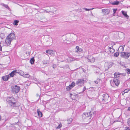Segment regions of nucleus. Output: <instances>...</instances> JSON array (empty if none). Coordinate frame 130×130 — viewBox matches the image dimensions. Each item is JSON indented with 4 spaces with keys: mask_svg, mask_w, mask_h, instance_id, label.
I'll return each instance as SVG.
<instances>
[{
    "mask_svg": "<svg viewBox=\"0 0 130 130\" xmlns=\"http://www.w3.org/2000/svg\"><path fill=\"white\" fill-rule=\"evenodd\" d=\"M113 65V63L110 62L108 63H106L105 64V66H107L108 69H109Z\"/></svg>",
    "mask_w": 130,
    "mask_h": 130,
    "instance_id": "12",
    "label": "nucleus"
},
{
    "mask_svg": "<svg viewBox=\"0 0 130 130\" xmlns=\"http://www.w3.org/2000/svg\"><path fill=\"white\" fill-rule=\"evenodd\" d=\"M92 112L90 111L89 113L85 112L83 115V119H86L89 121L92 119Z\"/></svg>",
    "mask_w": 130,
    "mask_h": 130,
    "instance_id": "2",
    "label": "nucleus"
},
{
    "mask_svg": "<svg viewBox=\"0 0 130 130\" xmlns=\"http://www.w3.org/2000/svg\"><path fill=\"white\" fill-rule=\"evenodd\" d=\"M37 112L38 116L40 118L42 116V114L40 110L38 109L37 110Z\"/></svg>",
    "mask_w": 130,
    "mask_h": 130,
    "instance_id": "15",
    "label": "nucleus"
},
{
    "mask_svg": "<svg viewBox=\"0 0 130 130\" xmlns=\"http://www.w3.org/2000/svg\"><path fill=\"white\" fill-rule=\"evenodd\" d=\"M21 75L25 77L29 78L30 77V75L28 74H22Z\"/></svg>",
    "mask_w": 130,
    "mask_h": 130,
    "instance_id": "20",
    "label": "nucleus"
},
{
    "mask_svg": "<svg viewBox=\"0 0 130 130\" xmlns=\"http://www.w3.org/2000/svg\"><path fill=\"white\" fill-rule=\"evenodd\" d=\"M72 119L69 118L67 120L68 124H69L72 121Z\"/></svg>",
    "mask_w": 130,
    "mask_h": 130,
    "instance_id": "26",
    "label": "nucleus"
},
{
    "mask_svg": "<svg viewBox=\"0 0 130 130\" xmlns=\"http://www.w3.org/2000/svg\"><path fill=\"white\" fill-rule=\"evenodd\" d=\"M3 6L7 9L9 8V7L7 5L3 4Z\"/></svg>",
    "mask_w": 130,
    "mask_h": 130,
    "instance_id": "32",
    "label": "nucleus"
},
{
    "mask_svg": "<svg viewBox=\"0 0 130 130\" xmlns=\"http://www.w3.org/2000/svg\"><path fill=\"white\" fill-rule=\"evenodd\" d=\"M19 22V21L17 20H15L14 21L13 24L14 25H17Z\"/></svg>",
    "mask_w": 130,
    "mask_h": 130,
    "instance_id": "25",
    "label": "nucleus"
},
{
    "mask_svg": "<svg viewBox=\"0 0 130 130\" xmlns=\"http://www.w3.org/2000/svg\"><path fill=\"white\" fill-rule=\"evenodd\" d=\"M20 123L18 120L17 122H15L13 123V124L15 126H19L20 125L19 124Z\"/></svg>",
    "mask_w": 130,
    "mask_h": 130,
    "instance_id": "23",
    "label": "nucleus"
},
{
    "mask_svg": "<svg viewBox=\"0 0 130 130\" xmlns=\"http://www.w3.org/2000/svg\"><path fill=\"white\" fill-rule=\"evenodd\" d=\"M129 128L128 127H126L125 128V129L126 130H128Z\"/></svg>",
    "mask_w": 130,
    "mask_h": 130,
    "instance_id": "41",
    "label": "nucleus"
},
{
    "mask_svg": "<svg viewBox=\"0 0 130 130\" xmlns=\"http://www.w3.org/2000/svg\"><path fill=\"white\" fill-rule=\"evenodd\" d=\"M91 57V56H87L85 57V58L87 59H89V58H90Z\"/></svg>",
    "mask_w": 130,
    "mask_h": 130,
    "instance_id": "37",
    "label": "nucleus"
},
{
    "mask_svg": "<svg viewBox=\"0 0 130 130\" xmlns=\"http://www.w3.org/2000/svg\"><path fill=\"white\" fill-rule=\"evenodd\" d=\"M52 67L53 68H55L56 67V65L55 64H53V65Z\"/></svg>",
    "mask_w": 130,
    "mask_h": 130,
    "instance_id": "42",
    "label": "nucleus"
},
{
    "mask_svg": "<svg viewBox=\"0 0 130 130\" xmlns=\"http://www.w3.org/2000/svg\"><path fill=\"white\" fill-rule=\"evenodd\" d=\"M70 95H72V94H71H71H70Z\"/></svg>",
    "mask_w": 130,
    "mask_h": 130,
    "instance_id": "48",
    "label": "nucleus"
},
{
    "mask_svg": "<svg viewBox=\"0 0 130 130\" xmlns=\"http://www.w3.org/2000/svg\"><path fill=\"white\" fill-rule=\"evenodd\" d=\"M102 12L104 14L107 15L109 13L110 10L109 9H102Z\"/></svg>",
    "mask_w": 130,
    "mask_h": 130,
    "instance_id": "9",
    "label": "nucleus"
},
{
    "mask_svg": "<svg viewBox=\"0 0 130 130\" xmlns=\"http://www.w3.org/2000/svg\"><path fill=\"white\" fill-rule=\"evenodd\" d=\"M2 50V47L0 45V50Z\"/></svg>",
    "mask_w": 130,
    "mask_h": 130,
    "instance_id": "44",
    "label": "nucleus"
},
{
    "mask_svg": "<svg viewBox=\"0 0 130 130\" xmlns=\"http://www.w3.org/2000/svg\"><path fill=\"white\" fill-rule=\"evenodd\" d=\"M10 126L11 127H16V126H15V125H14L13 123L12 124H11V125H10Z\"/></svg>",
    "mask_w": 130,
    "mask_h": 130,
    "instance_id": "36",
    "label": "nucleus"
},
{
    "mask_svg": "<svg viewBox=\"0 0 130 130\" xmlns=\"http://www.w3.org/2000/svg\"><path fill=\"white\" fill-rule=\"evenodd\" d=\"M17 73V70H14L10 73L8 75L9 77L10 76L11 77H13Z\"/></svg>",
    "mask_w": 130,
    "mask_h": 130,
    "instance_id": "10",
    "label": "nucleus"
},
{
    "mask_svg": "<svg viewBox=\"0 0 130 130\" xmlns=\"http://www.w3.org/2000/svg\"><path fill=\"white\" fill-rule=\"evenodd\" d=\"M128 130H130V128H129Z\"/></svg>",
    "mask_w": 130,
    "mask_h": 130,
    "instance_id": "47",
    "label": "nucleus"
},
{
    "mask_svg": "<svg viewBox=\"0 0 130 130\" xmlns=\"http://www.w3.org/2000/svg\"><path fill=\"white\" fill-rule=\"evenodd\" d=\"M46 53L52 56L54 55V52L52 50H48L46 51Z\"/></svg>",
    "mask_w": 130,
    "mask_h": 130,
    "instance_id": "11",
    "label": "nucleus"
},
{
    "mask_svg": "<svg viewBox=\"0 0 130 130\" xmlns=\"http://www.w3.org/2000/svg\"><path fill=\"white\" fill-rule=\"evenodd\" d=\"M120 74H119L118 72H116L114 74V77L115 78H117L119 77V75Z\"/></svg>",
    "mask_w": 130,
    "mask_h": 130,
    "instance_id": "21",
    "label": "nucleus"
},
{
    "mask_svg": "<svg viewBox=\"0 0 130 130\" xmlns=\"http://www.w3.org/2000/svg\"><path fill=\"white\" fill-rule=\"evenodd\" d=\"M113 81L116 86H118V85L119 83V82L118 80L116 78H115L113 79Z\"/></svg>",
    "mask_w": 130,
    "mask_h": 130,
    "instance_id": "14",
    "label": "nucleus"
},
{
    "mask_svg": "<svg viewBox=\"0 0 130 130\" xmlns=\"http://www.w3.org/2000/svg\"><path fill=\"white\" fill-rule=\"evenodd\" d=\"M95 59L94 57H92L91 59H88L87 60L88 62H94L95 61Z\"/></svg>",
    "mask_w": 130,
    "mask_h": 130,
    "instance_id": "18",
    "label": "nucleus"
},
{
    "mask_svg": "<svg viewBox=\"0 0 130 130\" xmlns=\"http://www.w3.org/2000/svg\"><path fill=\"white\" fill-rule=\"evenodd\" d=\"M121 12L124 15L125 17H126L127 19L128 18V16L127 15L126 13L125 12L123 11H122Z\"/></svg>",
    "mask_w": 130,
    "mask_h": 130,
    "instance_id": "19",
    "label": "nucleus"
},
{
    "mask_svg": "<svg viewBox=\"0 0 130 130\" xmlns=\"http://www.w3.org/2000/svg\"><path fill=\"white\" fill-rule=\"evenodd\" d=\"M75 83L74 82H72L71 85L66 87V89L67 90H70L72 88L75 86Z\"/></svg>",
    "mask_w": 130,
    "mask_h": 130,
    "instance_id": "8",
    "label": "nucleus"
},
{
    "mask_svg": "<svg viewBox=\"0 0 130 130\" xmlns=\"http://www.w3.org/2000/svg\"><path fill=\"white\" fill-rule=\"evenodd\" d=\"M130 56V53L122 52L121 53V57L125 59H128Z\"/></svg>",
    "mask_w": 130,
    "mask_h": 130,
    "instance_id": "5",
    "label": "nucleus"
},
{
    "mask_svg": "<svg viewBox=\"0 0 130 130\" xmlns=\"http://www.w3.org/2000/svg\"><path fill=\"white\" fill-rule=\"evenodd\" d=\"M15 35L14 33H10L6 38L5 42L6 46H9L11 44V42L15 38Z\"/></svg>",
    "mask_w": 130,
    "mask_h": 130,
    "instance_id": "1",
    "label": "nucleus"
},
{
    "mask_svg": "<svg viewBox=\"0 0 130 130\" xmlns=\"http://www.w3.org/2000/svg\"><path fill=\"white\" fill-rule=\"evenodd\" d=\"M100 79H97V80H95L94 81L95 83L97 84H98L99 82L100 81Z\"/></svg>",
    "mask_w": 130,
    "mask_h": 130,
    "instance_id": "30",
    "label": "nucleus"
},
{
    "mask_svg": "<svg viewBox=\"0 0 130 130\" xmlns=\"http://www.w3.org/2000/svg\"><path fill=\"white\" fill-rule=\"evenodd\" d=\"M86 89V87L85 86H84V88H83V91H82L83 92Z\"/></svg>",
    "mask_w": 130,
    "mask_h": 130,
    "instance_id": "40",
    "label": "nucleus"
},
{
    "mask_svg": "<svg viewBox=\"0 0 130 130\" xmlns=\"http://www.w3.org/2000/svg\"><path fill=\"white\" fill-rule=\"evenodd\" d=\"M93 8L92 9H87V8H85L84 9L86 10V11H89L91 10H92Z\"/></svg>",
    "mask_w": 130,
    "mask_h": 130,
    "instance_id": "35",
    "label": "nucleus"
},
{
    "mask_svg": "<svg viewBox=\"0 0 130 130\" xmlns=\"http://www.w3.org/2000/svg\"><path fill=\"white\" fill-rule=\"evenodd\" d=\"M35 61V59L34 57L32 58L30 61V62L31 64H34Z\"/></svg>",
    "mask_w": 130,
    "mask_h": 130,
    "instance_id": "22",
    "label": "nucleus"
},
{
    "mask_svg": "<svg viewBox=\"0 0 130 130\" xmlns=\"http://www.w3.org/2000/svg\"><path fill=\"white\" fill-rule=\"evenodd\" d=\"M6 101L9 104L11 105H14L16 103L15 99L13 97H8Z\"/></svg>",
    "mask_w": 130,
    "mask_h": 130,
    "instance_id": "4",
    "label": "nucleus"
},
{
    "mask_svg": "<svg viewBox=\"0 0 130 130\" xmlns=\"http://www.w3.org/2000/svg\"><path fill=\"white\" fill-rule=\"evenodd\" d=\"M94 112H93V113H94Z\"/></svg>",
    "mask_w": 130,
    "mask_h": 130,
    "instance_id": "49",
    "label": "nucleus"
},
{
    "mask_svg": "<svg viewBox=\"0 0 130 130\" xmlns=\"http://www.w3.org/2000/svg\"><path fill=\"white\" fill-rule=\"evenodd\" d=\"M5 37V35L3 33L0 34V38L2 39L4 38Z\"/></svg>",
    "mask_w": 130,
    "mask_h": 130,
    "instance_id": "24",
    "label": "nucleus"
},
{
    "mask_svg": "<svg viewBox=\"0 0 130 130\" xmlns=\"http://www.w3.org/2000/svg\"><path fill=\"white\" fill-rule=\"evenodd\" d=\"M76 50L75 51V52H77L78 53L82 52L83 50L82 49L80 48L78 46H77L76 47Z\"/></svg>",
    "mask_w": 130,
    "mask_h": 130,
    "instance_id": "13",
    "label": "nucleus"
},
{
    "mask_svg": "<svg viewBox=\"0 0 130 130\" xmlns=\"http://www.w3.org/2000/svg\"><path fill=\"white\" fill-rule=\"evenodd\" d=\"M43 64H46L47 63L48 61L46 60H44L42 61Z\"/></svg>",
    "mask_w": 130,
    "mask_h": 130,
    "instance_id": "28",
    "label": "nucleus"
},
{
    "mask_svg": "<svg viewBox=\"0 0 130 130\" xmlns=\"http://www.w3.org/2000/svg\"><path fill=\"white\" fill-rule=\"evenodd\" d=\"M126 71L128 74H130V69H126Z\"/></svg>",
    "mask_w": 130,
    "mask_h": 130,
    "instance_id": "33",
    "label": "nucleus"
},
{
    "mask_svg": "<svg viewBox=\"0 0 130 130\" xmlns=\"http://www.w3.org/2000/svg\"><path fill=\"white\" fill-rule=\"evenodd\" d=\"M62 125L61 124L60 125H59L57 127V129L60 128L62 126Z\"/></svg>",
    "mask_w": 130,
    "mask_h": 130,
    "instance_id": "38",
    "label": "nucleus"
},
{
    "mask_svg": "<svg viewBox=\"0 0 130 130\" xmlns=\"http://www.w3.org/2000/svg\"><path fill=\"white\" fill-rule=\"evenodd\" d=\"M84 80L83 79H79L76 81V84L79 86L83 85L84 83Z\"/></svg>",
    "mask_w": 130,
    "mask_h": 130,
    "instance_id": "6",
    "label": "nucleus"
},
{
    "mask_svg": "<svg viewBox=\"0 0 130 130\" xmlns=\"http://www.w3.org/2000/svg\"><path fill=\"white\" fill-rule=\"evenodd\" d=\"M117 10V9H113V13H115L116 11Z\"/></svg>",
    "mask_w": 130,
    "mask_h": 130,
    "instance_id": "39",
    "label": "nucleus"
},
{
    "mask_svg": "<svg viewBox=\"0 0 130 130\" xmlns=\"http://www.w3.org/2000/svg\"><path fill=\"white\" fill-rule=\"evenodd\" d=\"M72 61L75 60V59H72Z\"/></svg>",
    "mask_w": 130,
    "mask_h": 130,
    "instance_id": "46",
    "label": "nucleus"
},
{
    "mask_svg": "<svg viewBox=\"0 0 130 130\" xmlns=\"http://www.w3.org/2000/svg\"><path fill=\"white\" fill-rule=\"evenodd\" d=\"M125 93V92H124V91L122 92V95H123Z\"/></svg>",
    "mask_w": 130,
    "mask_h": 130,
    "instance_id": "43",
    "label": "nucleus"
},
{
    "mask_svg": "<svg viewBox=\"0 0 130 130\" xmlns=\"http://www.w3.org/2000/svg\"><path fill=\"white\" fill-rule=\"evenodd\" d=\"M129 90V89H126L124 90V92L125 93H127L128 92Z\"/></svg>",
    "mask_w": 130,
    "mask_h": 130,
    "instance_id": "34",
    "label": "nucleus"
},
{
    "mask_svg": "<svg viewBox=\"0 0 130 130\" xmlns=\"http://www.w3.org/2000/svg\"><path fill=\"white\" fill-rule=\"evenodd\" d=\"M12 91L14 94L18 93L20 89V87L17 85H14L11 86Z\"/></svg>",
    "mask_w": 130,
    "mask_h": 130,
    "instance_id": "3",
    "label": "nucleus"
},
{
    "mask_svg": "<svg viewBox=\"0 0 130 130\" xmlns=\"http://www.w3.org/2000/svg\"><path fill=\"white\" fill-rule=\"evenodd\" d=\"M127 123L128 125L130 126V118H129L127 120Z\"/></svg>",
    "mask_w": 130,
    "mask_h": 130,
    "instance_id": "29",
    "label": "nucleus"
},
{
    "mask_svg": "<svg viewBox=\"0 0 130 130\" xmlns=\"http://www.w3.org/2000/svg\"><path fill=\"white\" fill-rule=\"evenodd\" d=\"M128 110L129 111H130V107H128Z\"/></svg>",
    "mask_w": 130,
    "mask_h": 130,
    "instance_id": "45",
    "label": "nucleus"
},
{
    "mask_svg": "<svg viewBox=\"0 0 130 130\" xmlns=\"http://www.w3.org/2000/svg\"><path fill=\"white\" fill-rule=\"evenodd\" d=\"M9 76L6 75L2 77V78L5 81L7 80L9 78Z\"/></svg>",
    "mask_w": 130,
    "mask_h": 130,
    "instance_id": "16",
    "label": "nucleus"
},
{
    "mask_svg": "<svg viewBox=\"0 0 130 130\" xmlns=\"http://www.w3.org/2000/svg\"><path fill=\"white\" fill-rule=\"evenodd\" d=\"M108 50L109 51V52L110 53H112L114 52V50L113 49L112 46L108 48Z\"/></svg>",
    "mask_w": 130,
    "mask_h": 130,
    "instance_id": "17",
    "label": "nucleus"
},
{
    "mask_svg": "<svg viewBox=\"0 0 130 130\" xmlns=\"http://www.w3.org/2000/svg\"><path fill=\"white\" fill-rule=\"evenodd\" d=\"M103 100L105 102H107L108 99L109 97L108 94H104L103 95Z\"/></svg>",
    "mask_w": 130,
    "mask_h": 130,
    "instance_id": "7",
    "label": "nucleus"
},
{
    "mask_svg": "<svg viewBox=\"0 0 130 130\" xmlns=\"http://www.w3.org/2000/svg\"><path fill=\"white\" fill-rule=\"evenodd\" d=\"M119 2L118 1H115L112 3V4L114 5H117L119 4Z\"/></svg>",
    "mask_w": 130,
    "mask_h": 130,
    "instance_id": "27",
    "label": "nucleus"
},
{
    "mask_svg": "<svg viewBox=\"0 0 130 130\" xmlns=\"http://www.w3.org/2000/svg\"><path fill=\"white\" fill-rule=\"evenodd\" d=\"M119 55V53H116L114 54V56L116 57H118Z\"/></svg>",
    "mask_w": 130,
    "mask_h": 130,
    "instance_id": "31",
    "label": "nucleus"
}]
</instances>
